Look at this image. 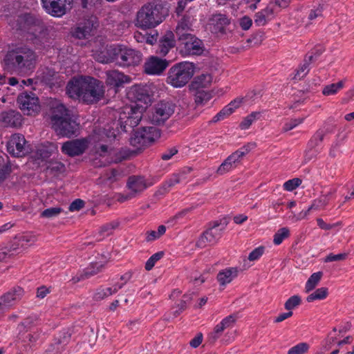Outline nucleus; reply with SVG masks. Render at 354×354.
I'll list each match as a JSON object with an SVG mask.
<instances>
[{"label": "nucleus", "instance_id": "obj_43", "mask_svg": "<svg viewBox=\"0 0 354 354\" xmlns=\"http://www.w3.org/2000/svg\"><path fill=\"white\" fill-rule=\"evenodd\" d=\"M102 268L103 265L102 263H100L98 262L92 263L89 267L86 268L84 270L82 278H89L100 272Z\"/></svg>", "mask_w": 354, "mask_h": 354}, {"label": "nucleus", "instance_id": "obj_18", "mask_svg": "<svg viewBox=\"0 0 354 354\" xmlns=\"http://www.w3.org/2000/svg\"><path fill=\"white\" fill-rule=\"evenodd\" d=\"M97 26V21L96 18L91 17L77 24L73 32V36L80 39H87L93 34Z\"/></svg>", "mask_w": 354, "mask_h": 354}, {"label": "nucleus", "instance_id": "obj_22", "mask_svg": "<svg viewBox=\"0 0 354 354\" xmlns=\"http://www.w3.org/2000/svg\"><path fill=\"white\" fill-rule=\"evenodd\" d=\"M168 66L166 59L155 56L150 57L145 63L144 70L146 74L151 75H160Z\"/></svg>", "mask_w": 354, "mask_h": 354}, {"label": "nucleus", "instance_id": "obj_27", "mask_svg": "<svg viewBox=\"0 0 354 354\" xmlns=\"http://www.w3.org/2000/svg\"><path fill=\"white\" fill-rule=\"evenodd\" d=\"M274 5L270 3L264 9L257 12L254 16V23L258 26L266 24L268 21L271 19L274 12Z\"/></svg>", "mask_w": 354, "mask_h": 354}, {"label": "nucleus", "instance_id": "obj_42", "mask_svg": "<svg viewBox=\"0 0 354 354\" xmlns=\"http://www.w3.org/2000/svg\"><path fill=\"white\" fill-rule=\"evenodd\" d=\"M290 236V230L288 227H284L278 230L273 236V243L276 245H280L284 239Z\"/></svg>", "mask_w": 354, "mask_h": 354}, {"label": "nucleus", "instance_id": "obj_25", "mask_svg": "<svg viewBox=\"0 0 354 354\" xmlns=\"http://www.w3.org/2000/svg\"><path fill=\"white\" fill-rule=\"evenodd\" d=\"M335 193V189H331L328 193L326 194L322 195L319 198L314 200L312 204L308 207V208L306 211H301L299 216L295 219L298 221L299 219L305 218L310 212V210L313 209H319L326 207L329 201L332 199L333 196Z\"/></svg>", "mask_w": 354, "mask_h": 354}, {"label": "nucleus", "instance_id": "obj_48", "mask_svg": "<svg viewBox=\"0 0 354 354\" xmlns=\"http://www.w3.org/2000/svg\"><path fill=\"white\" fill-rule=\"evenodd\" d=\"M212 76L209 73H204L198 76L195 80V84L198 88H205L209 86L212 82Z\"/></svg>", "mask_w": 354, "mask_h": 354}, {"label": "nucleus", "instance_id": "obj_19", "mask_svg": "<svg viewBox=\"0 0 354 354\" xmlns=\"http://www.w3.org/2000/svg\"><path fill=\"white\" fill-rule=\"evenodd\" d=\"M36 78L40 82L50 88L59 87L62 80H59L58 74L53 69L44 68L37 71Z\"/></svg>", "mask_w": 354, "mask_h": 354}, {"label": "nucleus", "instance_id": "obj_11", "mask_svg": "<svg viewBox=\"0 0 354 354\" xmlns=\"http://www.w3.org/2000/svg\"><path fill=\"white\" fill-rule=\"evenodd\" d=\"M8 152L15 157H22L30 152V147L25 137L20 133L12 135L7 143Z\"/></svg>", "mask_w": 354, "mask_h": 354}, {"label": "nucleus", "instance_id": "obj_15", "mask_svg": "<svg viewBox=\"0 0 354 354\" xmlns=\"http://www.w3.org/2000/svg\"><path fill=\"white\" fill-rule=\"evenodd\" d=\"M21 110L27 115H32L39 110V99L35 93H23L17 97Z\"/></svg>", "mask_w": 354, "mask_h": 354}, {"label": "nucleus", "instance_id": "obj_49", "mask_svg": "<svg viewBox=\"0 0 354 354\" xmlns=\"http://www.w3.org/2000/svg\"><path fill=\"white\" fill-rule=\"evenodd\" d=\"M121 176L122 174L118 170L113 169L106 171L102 178L106 183L111 184L118 180Z\"/></svg>", "mask_w": 354, "mask_h": 354}, {"label": "nucleus", "instance_id": "obj_29", "mask_svg": "<svg viewBox=\"0 0 354 354\" xmlns=\"http://www.w3.org/2000/svg\"><path fill=\"white\" fill-rule=\"evenodd\" d=\"M127 95L129 99L135 102H144L147 103L149 100L147 91L140 85L131 86L127 93Z\"/></svg>", "mask_w": 354, "mask_h": 354}, {"label": "nucleus", "instance_id": "obj_6", "mask_svg": "<svg viewBox=\"0 0 354 354\" xmlns=\"http://www.w3.org/2000/svg\"><path fill=\"white\" fill-rule=\"evenodd\" d=\"M194 65L189 62H182L171 66L168 72L167 82L174 88H182L194 74Z\"/></svg>", "mask_w": 354, "mask_h": 354}, {"label": "nucleus", "instance_id": "obj_20", "mask_svg": "<svg viewBox=\"0 0 354 354\" xmlns=\"http://www.w3.org/2000/svg\"><path fill=\"white\" fill-rule=\"evenodd\" d=\"M88 142L86 139H75L67 141L62 145V151L69 156L82 154L88 147Z\"/></svg>", "mask_w": 354, "mask_h": 354}, {"label": "nucleus", "instance_id": "obj_17", "mask_svg": "<svg viewBox=\"0 0 354 354\" xmlns=\"http://www.w3.org/2000/svg\"><path fill=\"white\" fill-rule=\"evenodd\" d=\"M127 187L130 193L122 195L119 199L121 202L134 198L138 194L146 189L148 186L144 177L133 176L129 178Z\"/></svg>", "mask_w": 354, "mask_h": 354}, {"label": "nucleus", "instance_id": "obj_51", "mask_svg": "<svg viewBox=\"0 0 354 354\" xmlns=\"http://www.w3.org/2000/svg\"><path fill=\"white\" fill-rule=\"evenodd\" d=\"M63 212L60 207H53L44 209L41 213V217L46 218H53L58 216Z\"/></svg>", "mask_w": 354, "mask_h": 354}, {"label": "nucleus", "instance_id": "obj_62", "mask_svg": "<svg viewBox=\"0 0 354 354\" xmlns=\"http://www.w3.org/2000/svg\"><path fill=\"white\" fill-rule=\"evenodd\" d=\"M118 227V223L115 222H112L110 223H107L104 225L100 228V233L103 236H109L113 232V230Z\"/></svg>", "mask_w": 354, "mask_h": 354}, {"label": "nucleus", "instance_id": "obj_13", "mask_svg": "<svg viewBox=\"0 0 354 354\" xmlns=\"http://www.w3.org/2000/svg\"><path fill=\"white\" fill-rule=\"evenodd\" d=\"M41 2L48 14L61 17L72 8L73 0H41Z\"/></svg>", "mask_w": 354, "mask_h": 354}, {"label": "nucleus", "instance_id": "obj_45", "mask_svg": "<svg viewBox=\"0 0 354 354\" xmlns=\"http://www.w3.org/2000/svg\"><path fill=\"white\" fill-rule=\"evenodd\" d=\"M212 97V94L209 92L198 91L195 95L194 100L198 106H203L209 102Z\"/></svg>", "mask_w": 354, "mask_h": 354}, {"label": "nucleus", "instance_id": "obj_2", "mask_svg": "<svg viewBox=\"0 0 354 354\" xmlns=\"http://www.w3.org/2000/svg\"><path fill=\"white\" fill-rule=\"evenodd\" d=\"M66 94L69 97L93 104L102 100L104 95L103 83L91 76L73 77L67 84Z\"/></svg>", "mask_w": 354, "mask_h": 354}, {"label": "nucleus", "instance_id": "obj_44", "mask_svg": "<svg viewBox=\"0 0 354 354\" xmlns=\"http://www.w3.org/2000/svg\"><path fill=\"white\" fill-rule=\"evenodd\" d=\"M260 115V112L251 113L250 115H247L240 123V128L243 130L249 129L252 124L259 118Z\"/></svg>", "mask_w": 354, "mask_h": 354}, {"label": "nucleus", "instance_id": "obj_61", "mask_svg": "<svg viewBox=\"0 0 354 354\" xmlns=\"http://www.w3.org/2000/svg\"><path fill=\"white\" fill-rule=\"evenodd\" d=\"M347 257L346 253L333 254L330 253L324 259V262L339 261L346 259Z\"/></svg>", "mask_w": 354, "mask_h": 354}, {"label": "nucleus", "instance_id": "obj_3", "mask_svg": "<svg viewBox=\"0 0 354 354\" xmlns=\"http://www.w3.org/2000/svg\"><path fill=\"white\" fill-rule=\"evenodd\" d=\"M94 58L99 62L107 64L115 62L120 66H137L142 61V55L140 51L125 46H111L100 53H93Z\"/></svg>", "mask_w": 354, "mask_h": 354}, {"label": "nucleus", "instance_id": "obj_1", "mask_svg": "<svg viewBox=\"0 0 354 354\" xmlns=\"http://www.w3.org/2000/svg\"><path fill=\"white\" fill-rule=\"evenodd\" d=\"M38 55L30 47L24 45L8 50L2 62L5 71L20 76L30 75L35 69Z\"/></svg>", "mask_w": 354, "mask_h": 354}, {"label": "nucleus", "instance_id": "obj_54", "mask_svg": "<svg viewBox=\"0 0 354 354\" xmlns=\"http://www.w3.org/2000/svg\"><path fill=\"white\" fill-rule=\"evenodd\" d=\"M37 240L36 236L32 233H28L24 235H23L19 239V244L22 247H25L27 245H30L35 243Z\"/></svg>", "mask_w": 354, "mask_h": 354}, {"label": "nucleus", "instance_id": "obj_36", "mask_svg": "<svg viewBox=\"0 0 354 354\" xmlns=\"http://www.w3.org/2000/svg\"><path fill=\"white\" fill-rule=\"evenodd\" d=\"M132 274L127 272L120 276V281L115 282L112 286L106 287V294L109 297L115 294L119 290L122 289L124 285L131 279Z\"/></svg>", "mask_w": 354, "mask_h": 354}, {"label": "nucleus", "instance_id": "obj_12", "mask_svg": "<svg viewBox=\"0 0 354 354\" xmlns=\"http://www.w3.org/2000/svg\"><path fill=\"white\" fill-rule=\"evenodd\" d=\"M254 147V146L249 144L236 150L235 152L228 156L225 160L220 165V167L218 168L217 173L222 175L235 168L241 158L245 155L248 153L249 151Z\"/></svg>", "mask_w": 354, "mask_h": 354}, {"label": "nucleus", "instance_id": "obj_37", "mask_svg": "<svg viewBox=\"0 0 354 354\" xmlns=\"http://www.w3.org/2000/svg\"><path fill=\"white\" fill-rule=\"evenodd\" d=\"M324 6L322 4H318L314 6L309 11L308 15V20L310 24H313L317 22L321 21L324 18L323 15Z\"/></svg>", "mask_w": 354, "mask_h": 354}, {"label": "nucleus", "instance_id": "obj_60", "mask_svg": "<svg viewBox=\"0 0 354 354\" xmlns=\"http://www.w3.org/2000/svg\"><path fill=\"white\" fill-rule=\"evenodd\" d=\"M304 121V118H295V119H292L290 121L286 122L283 127V130L284 131H290L292 129H293L294 128H295L296 127H297L299 124L303 123Z\"/></svg>", "mask_w": 354, "mask_h": 354}, {"label": "nucleus", "instance_id": "obj_56", "mask_svg": "<svg viewBox=\"0 0 354 354\" xmlns=\"http://www.w3.org/2000/svg\"><path fill=\"white\" fill-rule=\"evenodd\" d=\"M163 257V252H159L153 254L146 262L145 269L151 270L155 266V263Z\"/></svg>", "mask_w": 354, "mask_h": 354}, {"label": "nucleus", "instance_id": "obj_40", "mask_svg": "<svg viewBox=\"0 0 354 354\" xmlns=\"http://www.w3.org/2000/svg\"><path fill=\"white\" fill-rule=\"evenodd\" d=\"M344 86V82L341 80L337 83H333L326 85L322 90L324 95H333L337 94Z\"/></svg>", "mask_w": 354, "mask_h": 354}, {"label": "nucleus", "instance_id": "obj_23", "mask_svg": "<svg viewBox=\"0 0 354 354\" xmlns=\"http://www.w3.org/2000/svg\"><path fill=\"white\" fill-rule=\"evenodd\" d=\"M114 151L109 149L106 145H101L95 152L93 162L95 167H103L115 161Z\"/></svg>", "mask_w": 354, "mask_h": 354}, {"label": "nucleus", "instance_id": "obj_59", "mask_svg": "<svg viewBox=\"0 0 354 354\" xmlns=\"http://www.w3.org/2000/svg\"><path fill=\"white\" fill-rule=\"evenodd\" d=\"M265 252L264 246H259L254 249L248 255L250 261H254L260 259Z\"/></svg>", "mask_w": 354, "mask_h": 354}, {"label": "nucleus", "instance_id": "obj_38", "mask_svg": "<svg viewBox=\"0 0 354 354\" xmlns=\"http://www.w3.org/2000/svg\"><path fill=\"white\" fill-rule=\"evenodd\" d=\"M313 59L314 55L313 54L307 55L306 56L304 63L300 66V67L297 71L295 77V79L301 80V78L306 75V74L309 71L310 63L313 60Z\"/></svg>", "mask_w": 354, "mask_h": 354}, {"label": "nucleus", "instance_id": "obj_47", "mask_svg": "<svg viewBox=\"0 0 354 354\" xmlns=\"http://www.w3.org/2000/svg\"><path fill=\"white\" fill-rule=\"evenodd\" d=\"M328 295V289L326 288H320L317 289L315 292L310 294L306 300L308 302H312L315 300H321L324 299Z\"/></svg>", "mask_w": 354, "mask_h": 354}, {"label": "nucleus", "instance_id": "obj_28", "mask_svg": "<svg viewBox=\"0 0 354 354\" xmlns=\"http://www.w3.org/2000/svg\"><path fill=\"white\" fill-rule=\"evenodd\" d=\"M227 223L225 220L222 221H214L212 226L210 227L207 232L209 239L212 243H216L217 241L221 238L222 232L225 230Z\"/></svg>", "mask_w": 354, "mask_h": 354}, {"label": "nucleus", "instance_id": "obj_35", "mask_svg": "<svg viewBox=\"0 0 354 354\" xmlns=\"http://www.w3.org/2000/svg\"><path fill=\"white\" fill-rule=\"evenodd\" d=\"M174 45V34L171 32H167L160 41L159 53L162 55H165Z\"/></svg>", "mask_w": 354, "mask_h": 354}, {"label": "nucleus", "instance_id": "obj_57", "mask_svg": "<svg viewBox=\"0 0 354 354\" xmlns=\"http://www.w3.org/2000/svg\"><path fill=\"white\" fill-rule=\"evenodd\" d=\"M10 171V167L6 162L3 156H0V182H2L6 178Z\"/></svg>", "mask_w": 354, "mask_h": 354}, {"label": "nucleus", "instance_id": "obj_53", "mask_svg": "<svg viewBox=\"0 0 354 354\" xmlns=\"http://www.w3.org/2000/svg\"><path fill=\"white\" fill-rule=\"evenodd\" d=\"M301 180L299 178H295L286 181L283 183V189L288 192H292L297 188L301 184Z\"/></svg>", "mask_w": 354, "mask_h": 354}, {"label": "nucleus", "instance_id": "obj_4", "mask_svg": "<svg viewBox=\"0 0 354 354\" xmlns=\"http://www.w3.org/2000/svg\"><path fill=\"white\" fill-rule=\"evenodd\" d=\"M52 127L62 136L71 137L78 130L79 124L73 119L71 111L59 102H55L52 107Z\"/></svg>", "mask_w": 354, "mask_h": 354}, {"label": "nucleus", "instance_id": "obj_32", "mask_svg": "<svg viewBox=\"0 0 354 354\" xmlns=\"http://www.w3.org/2000/svg\"><path fill=\"white\" fill-rule=\"evenodd\" d=\"M41 333L40 328L28 332L24 331L21 333L19 332L18 339L24 343V345L30 346L38 340Z\"/></svg>", "mask_w": 354, "mask_h": 354}, {"label": "nucleus", "instance_id": "obj_8", "mask_svg": "<svg viewBox=\"0 0 354 354\" xmlns=\"http://www.w3.org/2000/svg\"><path fill=\"white\" fill-rule=\"evenodd\" d=\"M142 111L143 107L138 104L127 105L122 108L119 115V122L124 131H127L129 127L133 128L140 123Z\"/></svg>", "mask_w": 354, "mask_h": 354}, {"label": "nucleus", "instance_id": "obj_52", "mask_svg": "<svg viewBox=\"0 0 354 354\" xmlns=\"http://www.w3.org/2000/svg\"><path fill=\"white\" fill-rule=\"evenodd\" d=\"M309 349V345L306 342L299 343L297 345L291 347L288 354H304Z\"/></svg>", "mask_w": 354, "mask_h": 354}, {"label": "nucleus", "instance_id": "obj_31", "mask_svg": "<svg viewBox=\"0 0 354 354\" xmlns=\"http://www.w3.org/2000/svg\"><path fill=\"white\" fill-rule=\"evenodd\" d=\"M193 21L194 19L188 15H185L181 19L176 28V33L178 38L190 34L189 32L191 30Z\"/></svg>", "mask_w": 354, "mask_h": 354}, {"label": "nucleus", "instance_id": "obj_7", "mask_svg": "<svg viewBox=\"0 0 354 354\" xmlns=\"http://www.w3.org/2000/svg\"><path fill=\"white\" fill-rule=\"evenodd\" d=\"M13 28L21 30L35 36L42 38L46 35V28L39 17L25 13L18 16L15 24H11Z\"/></svg>", "mask_w": 354, "mask_h": 354}, {"label": "nucleus", "instance_id": "obj_50", "mask_svg": "<svg viewBox=\"0 0 354 354\" xmlns=\"http://www.w3.org/2000/svg\"><path fill=\"white\" fill-rule=\"evenodd\" d=\"M17 249V247H15L14 244L10 247H0V261H4L7 258H10L16 253H18Z\"/></svg>", "mask_w": 354, "mask_h": 354}, {"label": "nucleus", "instance_id": "obj_39", "mask_svg": "<svg viewBox=\"0 0 354 354\" xmlns=\"http://www.w3.org/2000/svg\"><path fill=\"white\" fill-rule=\"evenodd\" d=\"M53 144L46 142L44 144L39 145L36 147V156L37 159L44 160L48 158L51 154V149Z\"/></svg>", "mask_w": 354, "mask_h": 354}, {"label": "nucleus", "instance_id": "obj_64", "mask_svg": "<svg viewBox=\"0 0 354 354\" xmlns=\"http://www.w3.org/2000/svg\"><path fill=\"white\" fill-rule=\"evenodd\" d=\"M214 243H212L210 241V239L208 237V235L207 234V232H205L198 239V240L196 242V245L198 248H203L206 247L207 245H213Z\"/></svg>", "mask_w": 354, "mask_h": 354}, {"label": "nucleus", "instance_id": "obj_63", "mask_svg": "<svg viewBox=\"0 0 354 354\" xmlns=\"http://www.w3.org/2000/svg\"><path fill=\"white\" fill-rule=\"evenodd\" d=\"M214 243H212L210 241V239L208 237V235L207 234V232H205L198 239V240L196 242V245L198 248H203L206 247L207 245H213Z\"/></svg>", "mask_w": 354, "mask_h": 354}, {"label": "nucleus", "instance_id": "obj_26", "mask_svg": "<svg viewBox=\"0 0 354 354\" xmlns=\"http://www.w3.org/2000/svg\"><path fill=\"white\" fill-rule=\"evenodd\" d=\"M243 102V98H236L223 107L212 119L214 122L223 120L231 115Z\"/></svg>", "mask_w": 354, "mask_h": 354}, {"label": "nucleus", "instance_id": "obj_24", "mask_svg": "<svg viewBox=\"0 0 354 354\" xmlns=\"http://www.w3.org/2000/svg\"><path fill=\"white\" fill-rule=\"evenodd\" d=\"M24 291L19 286L15 287L0 297V308L3 310L18 302L24 296Z\"/></svg>", "mask_w": 354, "mask_h": 354}, {"label": "nucleus", "instance_id": "obj_41", "mask_svg": "<svg viewBox=\"0 0 354 354\" xmlns=\"http://www.w3.org/2000/svg\"><path fill=\"white\" fill-rule=\"evenodd\" d=\"M166 232V227L163 225L158 226V230H150L145 233V241L147 242H151L159 239Z\"/></svg>", "mask_w": 354, "mask_h": 354}, {"label": "nucleus", "instance_id": "obj_30", "mask_svg": "<svg viewBox=\"0 0 354 354\" xmlns=\"http://www.w3.org/2000/svg\"><path fill=\"white\" fill-rule=\"evenodd\" d=\"M229 24L230 19L223 14H214L210 19V25L213 26V30L215 32H223Z\"/></svg>", "mask_w": 354, "mask_h": 354}, {"label": "nucleus", "instance_id": "obj_16", "mask_svg": "<svg viewBox=\"0 0 354 354\" xmlns=\"http://www.w3.org/2000/svg\"><path fill=\"white\" fill-rule=\"evenodd\" d=\"M131 82V78L129 76L119 71L111 70L106 72L105 84L109 88L114 89L115 93L118 91L120 87L126 84H129Z\"/></svg>", "mask_w": 354, "mask_h": 354}, {"label": "nucleus", "instance_id": "obj_34", "mask_svg": "<svg viewBox=\"0 0 354 354\" xmlns=\"http://www.w3.org/2000/svg\"><path fill=\"white\" fill-rule=\"evenodd\" d=\"M39 321L36 315H32L26 318L21 324L18 325V330L20 333L24 331L28 332L35 330L38 328Z\"/></svg>", "mask_w": 354, "mask_h": 354}, {"label": "nucleus", "instance_id": "obj_5", "mask_svg": "<svg viewBox=\"0 0 354 354\" xmlns=\"http://www.w3.org/2000/svg\"><path fill=\"white\" fill-rule=\"evenodd\" d=\"M165 15L164 8L161 5L149 3L138 11L135 25L143 30L151 29L161 24Z\"/></svg>", "mask_w": 354, "mask_h": 354}, {"label": "nucleus", "instance_id": "obj_55", "mask_svg": "<svg viewBox=\"0 0 354 354\" xmlns=\"http://www.w3.org/2000/svg\"><path fill=\"white\" fill-rule=\"evenodd\" d=\"M301 303V298L298 295L290 297L285 303V308L289 311H292L293 308L299 306Z\"/></svg>", "mask_w": 354, "mask_h": 354}, {"label": "nucleus", "instance_id": "obj_9", "mask_svg": "<svg viewBox=\"0 0 354 354\" xmlns=\"http://www.w3.org/2000/svg\"><path fill=\"white\" fill-rule=\"evenodd\" d=\"M178 50L183 57L190 55H201L203 54L205 46L203 42L192 34L178 38Z\"/></svg>", "mask_w": 354, "mask_h": 354}, {"label": "nucleus", "instance_id": "obj_14", "mask_svg": "<svg viewBox=\"0 0 354 354\" xmlns=\"http://www.w3.org/2000/svg\"><path fill=\"white\" fill-rule=\"evenodd\" d=\"M174 111L175 104L171 102L162 101L158 103L151 118L152 123L156 124L164 123L173 115Z\"/></svg>", "mask_w": 354, "mask_h": 354}, {"label": "nucleus", "instance_id": "obj_46", "mask_svg": "<svg viewBox=\"0 0 354 354\" xmlns=\"http://www.w3.org/2000/svg\"><path fill=\"white\" fill-rule=\"evenodd\" d=\"M322 276L321 272L313 273L308 279L306 283V291L307 292L313 290L319 282Z\"/></svg>", "mask_w": 354, "mask_h": 354}, {"label": "nucleus", "instance_id": "obj_58", "mask_svg": "<svg viewBox=\"0 0 354 354\" xmlns=\"http://www.w3.org/2000/svg\"><path fill=\"white\" fill-rule=\"evenodd\" d=\"M324 131L323 130H318L310 139L309 145L312 147L319 145L324 140Z\"/></svg>", "mask_w": 354, "mask_h": 354}, {"label": "nucleus", "instance_id": "obj_33", "mask_svg": "<svg viewBox=\"0 0 354 354\" xmlns=\"http://www.w3.org/2000/svg\"><path fill=\"white\" fill-rule=\"evenodd\" d=\"M237 276V270L228 268L220 271L217 274V280L221 286L230 283Z\"/></svg>", "mask_w": 354, "mask_h": 354}, {"label": "nucleus", "instance_id": "obj_21", "mask_svg": "<svg viewBox=\"0 0 354 354\" xmlns=\"http://www.w3.org/2000/svg\"><path fill=\"white\" fill-rule=\"evenodd\" d=\"M236 322L235 316L230 315L221 320L220 323L216 324L213 330L208 333L207 338L210 343H214L219 337H221L223 331L230 328H232Z\"/></svg>", "mask_w": 354, "mask_h": 354}, {"label": "nucleus", "instance_id": "obj_10", "mask_svg": "<svg viewBox=\"0 0 354 354\" xmlns=\"http://www.w3.org/2000/svg\"><path fill=\"white\" fill-rule=\"evenodd\" d=\"M160 137V131L156 127H143L134 132L130 139L132 146L140 149L153 142Z\"/></svg>", "mask_w": 354, "mask_h": 354}]
</instances>
